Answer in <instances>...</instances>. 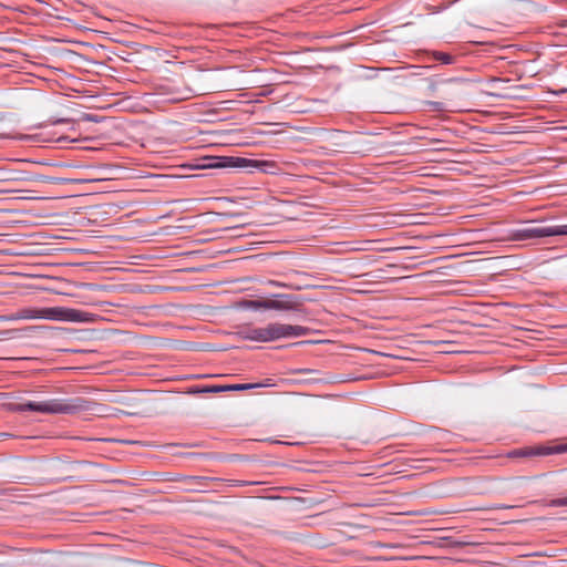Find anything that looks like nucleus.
I'll list each match as a JSON object with an SVG mask.
<instances>
[{"instance_id": "obj_12", "label": "nucleus", "mask_w": 567, "mask_h": 567, "mask_svg": "<svg viewBox=\"0 0 567 567\" xmlns=\"http://www.w3.org/2000/svg\"><path fill=\"white\" fill-rule=\"evenodd\" d=\"M244 306L249 309H265L267 310V298L266 299H258V300H246L244 302Z\"/></svg>"}, {"instance_id": "obj_16", "label": "nucleus", "mask_w": 567, "mask_h": 567, "mask_svg": "<svg viewBox=\"0 0 567 567\" xmlns=\"http://www.w3.org/2000/svg\"><path fill=\"white\" fill-rule=\"evenodd\" d=\"M436 89H437V83L431 82L430 85H429V90L432 91V92H435Z\"/></svg>"}, {"instance_id": "obj_8", "label": "nucleus", "mask_w": 567, "mask_h": 567, "mask_svg": "<svg viewBox=\"0 0 567 567\" xmlns=\"http://www.w3.org/2000/svg\"><path fill=\"white\" fill-rule=\"evenodd\" d=\"M187 481L193 485V491L205 492V489L209 487V483L213 481V478L204 476H189L187 477Z\"/></svg>"}, {"instance_id": "obj_5", "label": "nucleus", "mask_w": 567, "mask_h": 567, "mask_svg": "<svg viewBox=\"0 0 567 567\" xmlns=\"http://www.w3.org/2000/svg\"><path fill=\"white\" fill-rule=\"evenodd\" d=\"M551 236H567V225L528 226L520 229H515L511 234V239L520 241Z\"/></svg>"}, {"instance_id": "obj_13", "label": "nucleus", "mask_w": 567, "mask_h": 567, "mask_svg": "<svg viewBox=\"0 0 567 567\" xmlns=\"http://www.w3.org/2000/svg\"><path fill=\"white\" fill-rule=\"evenodd\" d=\"M547 506L550 507H563L567 506V496L566 497H559V498H553L547 502Z\"/></svg>"}, {"instance_id": "obj_9", "label": "nucleus", "mask_w": 567, "mask_h": 567, "mask_svg": "<svg viewBox=\"0 0 567 567\" xmlns=\"http://www.w3.org/2000/svg\"><path fill=\"white\" fill-rule=\"evenodd\" d=\"M226 392L225 385H195L189 388L187 393L189 394H199V393H219Z\"/></svg>"}, {"instance_id": "obj_11", "label": "nucleus", "mask_w": 567, "mask_h": 567, "mask_svg": "<svg viewBox=\"0 0 567 567\" xmlns=\"http://www.w3.org/2000/svg\"><path fill=\"white\" fill-rule=\"evenodd\" d=\"M260 384L257 383H238L225 385L226 391H245L254 388H258Z\"/></svg>"}, {"instance_id": "obj_18", "label": "nucleus", "mask_w": 567, "mask_h": 567, "mask_svg": "<svg viewBox=\"0 0 567 567\" xmlns=\"http://www.w3.org/2000/svg\"><path fill=\"white\" fill-rule=\"evenodd\" d=\"M298 372H300V373H311L313 371L310 370V369H302V370H299Z\"/></svg>"}, {"instance_id": "obj_6", "label": "nucleus", "mask_w": 567, "mask_h": 567, "mask_svg": "<svg viewBox=\"0 0 567 567\" xmlns=\"http://www.w3.org/2000/svg\"><path fill=\"white\" fill-rule=\"evenodd\" d=\"M567 453V443L555 446H527L513 450L508 453L509 457H533L538 455H550Z\"/></svg>"}, {"instance_id": "obj_14", "label": "nucleus", "mask_w": 567, "mask_h": 567, "mask_svg": "<svg viewBox=\"0 0 567 567\" xmlns=\"http://www.w3.org/2000/svg\"><path fill=\"white\" fill-rule=\"evenodd\" d=\"M270 286H274V287H280V288H290L289 285L285 284V282H281V281H278V280H269L268 282Z\"/></svg>"}, {"instance_id": "obj_15", "label": "nucleus", "mask_w": 567, "mask_h": 567, "mask_svg": "<svg viewBox=\"0 0 567 567\" xmlns=\"http://www.w3.org/2000/svg\"><path fill=\"white\" fill-rule=\"evenodd\" d=\"M464 80L461 78H450V79H443L441 83H457L463 82Z\"/></svg>"}, {"instance_id": "obj_1", "label": "nucleus", "mask_w": 567, "mask_h": 567, "mask_svg": "<svg viewBox=\"0 0 567 567\" xmlns=\"http://www.w3.org/2000/svg\"><path fill=\"white\" fill-rule=\"evenodd\" d=\"M309 333L310 329L303 326L270 322L265 327L248 328L243 332V338L256 342H272L282 338L306 337Z\"/></svg>"}, {"instance_id": "obj_4", "label": "nucleus", "mask_w": 567, "mask_h": 567, "mask_svg": "<svg viewBox=\"0 0 567 567\" xmlns=\"http://www.w3.org/2000/svg\"><path fill=\"white\" fill-rule=\"evenodd\" d=\"M204 168H257L264 173H269L276 166L274 162L254 161L245 157H209L205 158Z\"/></svg>"}, {"instance_id": "obj_7", "label": "nucleus", "mask_w": 567, "mask_h": 567, "mask_svg": "<svg viewBox=\"0 0 567 567\" xmlns=\"http://www.w3.org/2000/svg\"><path fill=\"white\" fill-rule=\"evenodd\" d=\"M274 298H267V310L298 311L302 303L299 297L289 293H276Z\"/></svg>"}, {"instance_id": "obj_17", "label": "nucleus", "mask_w": 567, "mask_h": 567, "mask_svg": "<svg viewBox=\"0 0 567 567\" xmlns=\"http://www.w3.org/2000/svg\"><path fill=\"white\" fill-rule=\"evenodd\" d=\"M431 104L435 107V110H442V103L440 102H431Z\"/></svg>"}, {"instance_id": "obj_10", "label": "nucleus", "mask_w": 567, "mask_h": 567, "mask_svg": "<svg viewBox=\"0 0 567 567\" xmlns=\"http://www.w3.org/2000/svg\"><path fill=\"white\" fill-rule=\"evenodd\" d=\"M433 58L435 61L441 62L442 64H453L455 62V56L450 53L434 51Z\"/></svg>"}, {"instance_id": "obj_2", "label": "nucleus", "mask_w": 567, "mask_h": 567, "mask_svg": "<svg viewBox=\"0 0 567 567\" xmlns=\"http://www.w3.org/2000/svg\"><path fill=\"white\" fill-rule=\"evenodd\" d=\"M18 319H49L68 322H89L91 315L81 310L53 307L43 309H22L17 315Z\"/></svg>"}, {"instance_id": "obj_3", "label": "nucleus", "mask_w": 567, "mask_h": 567, "mask_svg": "<svg viewBox=\"0 0 567 567\" xmlns=\"http://www.w3.org/2000/svg\"><path fill=\"white\" fill-rule=\"evenodd\" d=\"M78 405L70 403L63 399H50L42 402L29 401L25 403H13L10 410L13 412H39L42 414H70L75 412Z\"/></svg>"}]
</instances>
